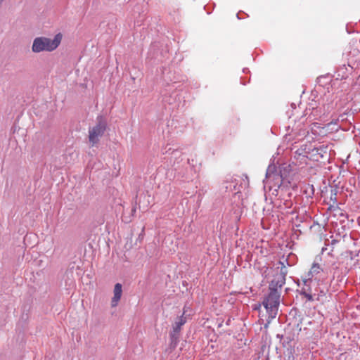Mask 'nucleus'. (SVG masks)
Wrapping results in <instances>:
<instances>
[{"mask_svg": "<svg viewBox=\"0 0 360 360\" xmlns=\"http://www.w3.org/2000/svg\"><path fill=\"white\" fill-rule=\"evenodd\" d=\"M278 265L280 266H278L277 269L280 268V271L274 276V278L271 281L269 284V292L262 302L269 317L271 319L275 318L277 314L281 297L279 290L285 285V276L288 274V270L285 266L284 262L280 261Z\"/></svg>", "mask_w": 360, "mask_h": 360, "instance_id": "f257e3e1", "label": "nucleus"}, {"mask_svg": "<svg viewBox=\"0 0 360 360\" xmlns=\"http://www.w3.org/2000/svg\"><path fill=\"white\" fill-rule=\"evenodd\" d=\"M63 39L61 33L56 34L53 39L46 37H36L32 42V51L35 53L41 52H52L60 44Z\"/></svg>", "mask_w": 360, "mask_h": 360, "instance_id": "f03ea898", "label": "nucleus"}, {"mask_svg": "<svg viewBox=\"0 0 360 360\" xmlns=\"http://www.w3.org/2000/svg\"><path fill=\"white\" fill-rule=\"evenodd\" d=\"M326 274L324 270L321 268L320 265L314 262L307 275L302 278V281L304 285H307V284L311 285L314 281L317 283H323L326 278Z\"/></svg>", "mask_w": 360, "mask_h": 360, "instance_id": "7ed1b4c3", "label": "nucleus"}, {"mask_svg": "<svg viewBox=\"0 0 360 360\" xmlns=\"http://www.w3.org/2000/svg\"><path fill=\"white\" fill-rule=\"evenodd\" d=\"M106 129V122L102 116L97 118V123L89 129V140L91 146L98 143Z\"/></svg>", "mask_w": 360, "mask_h": 360, "instance_id": "20e7f679", "label": "nucleus"}, {"mask_svg": "<svg viewBox=\"0 0 360 360\" xmlns=\"http://www.w3.org/2000/svg\"><path fill=\"white\" fill-rule=\"evenodd\" d=\"M264 189L266 193H269V195L277 196L278 194V190L281 186L282 181H263Z\"/></svg>", "mask_w": 360, "mask_h": 360, "instance_id": "39448f33", "label": "nucleus"}, {"mask_svg": "<svg viewBox=\"0 0 360 360\" xmlns=\"http://www.w3.org/2000/svg\"><path fill=\"white\" fill-rule=\"evenodd\" d=\"M122 294V286L120 283H116L113 290V297L111 300L112 307L117 306Z\"/></svg>", "mask_w": 360, "mask_h": 360, "instance_id": "423d86ee", "label": "nucleus"}, {"mask_svg": "<svg viewBox=\"0 0 360 360\" xmlns=\"http://www.w3.org/2000/svg\"><path fill=\"white\" fill-rule=\"evenodd\" d=\"M186 322V319L183 315L179 317L172 326L174 333H179L181 326L184 325Z\"/></svg>", "mask_w": 360, "mask_h": 360, "instance_id": "0eeeda50", "label": "nucleus"}, {"mask_svg": "<svg viewBox=\"0 0 360 360\" xmlns=\"http://www.w3.org/2000/svg\"><path fill=\"white\" fill-rule=\"evenodd\" d=\"M311 287L310 284H307V285H304L302 288L301 295H304L307 300L312 301L314 300L313 295L311 293Z\"/></svg>", "mask_w": 360, "mask_h": 360, "instance_id": "6e6552de", "label": "nucleus"}, {"mask_svg": "<svg viewBox=\"0 0 360 360\" xmlns=\"http://www.w3.org/2000/svg\"><path fill=\"white\" fill-rule=\"evenodd\" d=\"M278 174L276 173V167L274 165H270L266 172V177L268 179L272 178L273 179H276L277 178Z\"/></svg>", "mask_w": 360, "mask_h": 360, "instance_id": "1a4fd4ad", "label": "nucleus"}, {"mask_svg": "<svg viewBox=\"0 0 360 360\" xmlns=\"http://www.w3.org/2000/svg\"><path fill=\"white\" fill-rule=\"evenodd\" d=\"M290 170V165H283L281 170H280V176L282 180H284L287 178V174L289 173Z\"/></svg>", "mask_w": 360, "mask_h": 360, "instance_id": "9d476101", "label": "nucleus"}, {"mask_svg": "<svg viewBox=\"0 0 360 360\" xmlns=\"http://www.w3.org/2000/svg\"><path fill=\"white\" fill-rule=\"evenodd\" d=\"M172 342H176L179 338V333H174L173 330L170 334Z\"/></svg>", "mask_w": 360, "mask_h": 360, "instance_id": "9b49d317", "label": "nucleus"}]
</instances>
